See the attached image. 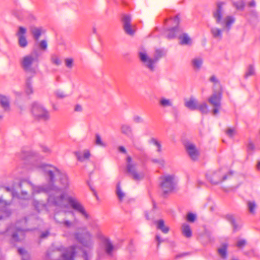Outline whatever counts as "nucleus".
I'll return each instance as SVG.
<instances>
[{
	"instance_id": "3",
	"label": "nucleus",
	"mask_w": 260,
	"mask_h": 260,
	"mask_svg": "<svg viewBox=\"0 0 260 260\" xmlns=\"http://www.w3.org/2000/svg\"><path fill=\"white\" fill-rule=\"evenodd\" d=\"M29 185L31 189V196L34 197L36 194L42 192H49L48 197V204L55 206L56 207H66L65 194L61 188L49 182L48 185H35L30 181L26 184Z\"/></svg>"
},
{
	"instance_id": "1",
	"label": "nucleus",
	"mask_w": 260,
	"mask_h": 260,
	"mask_svg": "<svg viewBox=\"0 0 260 260\" xmlns=\"http://www.w3.org/2000/svg\"><path fill=\"white\" fill-rule=\"evenodd\" d=\"M74 237L80 242L83 248L81 250L82 255L76 257V260H89L92 255V250L93 246V241L91 234L87 231L82 233L76 232ZM76 252V247L71 246L68 248L62 254L63 260H73Z\"/></svg>"
},
{
	"instance_id": "30",
	"label": "nucleus",
	"mask_w": 260,
	"mask_h": 260,
	"mask_svg": "<svg viewBox=\"0 0 260 260\" xmlns=\"http://www.w3.org/2000/svg\"><path fill=\"white\" fill-rule=\"evenodd\" d=\"M227 248L228 245L226 243H224L222 245V246L218 248V252L219 255L222 258H226L227 256Z\"/></svg>"
},
{
	"instance_id": "26",
	"label": "nucleus",
	"mask_w": 260,
	"mask_h": 260,
	"mask_svg": "<svg viewBox=\"0 0 260 260\" xmlns=\"http://www.w3.org/2000/svg\"><path fill=\"white\" fill-rule=\"evenodd\" d=\"M120 130L122 134L130 138L133 137V129L131 125L126 124H122L120 127Z\"/></svg>"
},
{
	"instance_id": "47",
	"label": "nucleus",
	"mask_w": 260,
	"mask_h": 260,
	"mask_svg": "<svg viewBox=\"0 0 260 260\" xmlns=\"http://www.w3.org/2000/svg\"><path fill=\"white\" fill-rule=\"evenodd\" d=\"M55 95L57 97L61 99L64 98L67 96V95L62 90H57L55 91Z\"/></svg>"
},
{
	"instance_id": "36",
	"label": "nucleus",
	"mask_w": 260,
	"mask_h": 260,
	"mask_svg": "<svg viewBox=\"0 0 260 260\" xmlns=\"http://www.w3.org/2000/svg\"><path fill=\"white\" fill-rule=\"evenodd\" d=\"M209 81L214 83V88L217 87V90H221L220 83L215 75L211 76Z\"/></svg>"
},
{
	"instance_id": "18",
	"label": "nucleus",
	"mask_w": 260,
	"mask_h": 260,
	"mask_svg": "<svg viewBox=\"0 0 260 260\" xmlns=\"http://www.w3.org/2000/svg\"><path fill=\"white\" fill-rule=\"evenodd\" d=\"M185 146L190 158L193 160H197L199 156V151L195 145L191 143H187Z\"/></svg>"
},
{
	"instance_id": "38",
	"label": "nucleus",
	"mask_w": 260,
	"mask_h": 260,
	"mask_svg": "<svg viewBox=\"0 0 260 260\" xmlns=\"http://www.w3.org/2000/svg\"><path fill=\"white\" fill-rule=\"evenodd\" d=\"M226 219L231 223L235 231H237L240 229V226L236 224L235 219L232 215H228Z\"/></svg>"
},
{
	"instance_id": "17",
	"label": "nucleus",
	"mask_w": 260,
	"mask_h": 260,
	"mask_svg": "<svg viewBox=\"0 0 260 260\" xmlns=\"http://www.w3.org/2000/svg\"><path fill=\"white\" fill-rule=\"evenodd\" d=\"M123 29L126 34L129 36H133L135 33V29L132 26L131 22V17L129 15L124 14L122 17Z\"/></svg>"
},
{
	"instance_id": "13",
	"label": "nucleus",
	"mask_w": 260,
	"mask_h": 260,
	"mask_svg": "<svg viewBox=\"0 0 260 260\" xmlns=\"http://www.w3.org/2000/svg\"><path fill=\"white\" fill-rule=\"evenodd\" d=\"M64 198L65 203L67 205V206L63 208L59 207L60 209H63L68 207V204L66 203V201H67L71 207L74 210L79 213L85 219H89L90 218V215L86 212L83 205L76 198L71 196L68 197L67 199L65 197Z\"/></svg>"
},
{
	"instance_id": "62",
	"label": "nucleus",
	"mask_w": 260,
	"mask_h": 260,
	"mask_svg": "<svg viewBox=\"0 0 260 260\" xmlns=\"http://www.w3.org/2000/svg\"><path fill=\"white\" fill-rule=\"evenodd\" d=\"M249 6L250 7H254L255 6V3L254 1H251L249 3Z\"/></svg>"
},
{
	"instance_id": "52",
	"label": "nucleus",
	"mask_w": 260,
	"mask_h": 260,
	"mask_svg": "<svg viewBox=\"0 0 260 260\" xmlns=\"http://www.w3.org/2000/svg\"><path fill=\"white\" fill-rule=\"evenodd\" d=\"M254 145L251 142H249L247 145V149L248 151H252L254 150Z\"/></svg>"
},
{
	"instance_id": "10",
	"label": "nucleus",
	"mask_w": 260,
	"mask_h": 260,
	"mask_svg": "<svg viewBox=\"0 0 260 260\" xmlns=\"http://www.w3.org/2000/svg\"><path fill=\"white\" fill-rule=\"evenodd\" d=\"M160 188L164 194L172 192L176 188L177 178L174 174H165L160 177Z\"/></svg>"
},
{
	"instance_id": "24",
	"label": "nucleus",
	"mask_w": 260,
	"mask_h": 260,
	"mask_svg": "<svg viewBox=\"0 0 260 260\" xmlns=\"http://www.w3.org/2000/svg\"><path fill=\"white\" fill-rule=\"evenodd\" d=\"M32 205L36 210H37L38 212H40L43 210H46L48 211L49 206H53V205L48 204V203L47 204H45L42 201L36 200H33ZM54 206H55L54 205Z\"/></svg>"
},
{
	"instance_id": "33",
	"label": "nucleus",
	"mask_w": 260,
	"mask_h": 260,
	"mask_svg": "<svg viewBox=\"0 0 260 260\" xmlns=\"http://www.w3.org/2000/svg\"><path fill=\"white\" fill-rule=\"evenodd\" d=\"M233 5L237 10L242 11L244 9L245 2L244 0H238L236 2H233Z\"/></svg>"
},
{
	"instance_id": "11",
	"label": "nucleus",
	"mask_w": 260,
	"mask_h": 260,
	"mask_svg": "<svg viewBox=\"0 0 260 260\" xmlns=\"http://www.w3.org/2000/svg\"><path fill=\"white\" fill-rule=\"evenodd\" d=\"M126 170L130 176L136 181L142 180L145 176L144 173L138 170V164L132 160L130 156L126 159Z\"/></svg>"
},
{
	"instance_id": "14",
	"label": "nucleus",
	"mask_w": 260,
	"mask_h": 260,
	"mask_svg": "<svg viewBox=\"0 0 260 260\" xmlns=\"http://www.w3.org/2000/svg\"><path fill=\"white\" fill-rule=\"evenodd\" d=\"M232 173L229 172L228 174H224L221 172V170L217 171H211L206 174L207 179L213 184H217L225 181L229 176H231Z\"/></svg>"
},
{
	"instance_id": "43",
	"label": "nucleus",
	"mask_w": 260,
	"mask_h": 260,
	"mask_svg": "<svg viewBox=\"0 0 260 260\" xmlns=\"http://www.w3.org/2000/svg\"><path fill=\"white\" fill-rule=\"evenodd\" d=\"M56 221L57 222V220ZM58 222L60 224H62L64 226L67 228H71L74 225L73 222L69 220H63L60 222L58 221Z\"/></svg>"
},
{
	"instance_id": "64",
	"label": "nucleus",
	"mask_w": 260,
	"mask_h": 260,
	"mask_svg": "<svg viewBox=\"0 0 260 260\" xmlns=\"http://www.w3.org/2000/svg\"><path fill=\"white\" fill-rule=\"evenodd\" d=\"M145 216H146V218H147V219H149V217H148V214H147V213H146V214H145Z\"/></svg>"
},
{
	"instance_id": "42",
	"label": "nucleus",
	"mask_w": 260,
	"mask_h": 260,
	"mask_svg": "<svg viewBox=\"0 0 260 260\" xmlns=\"http://www.w3.org/2000/svg\"><path fill=\"white\" fill-rule=\"evenodd\" d=\"M150 142L157 147V151H158L159 152L161 151V145L159 143V142L157 141L156 139H155L154 138H152L150 140Z\"/></svg>"
},
{
	"instance_id": "57",
	"label": "nucleus",
	"mask_w": 260,
	"mask_h": 260,
	"mask_svg": "<svg viewBox=\"0 0 260 260\" xmlns=\"http://www.w3.org/2000/svg\"><path fill=\"white\" fill-rule=\"evenodd\" d=\"M7 111H4L2 108L0 107V121L2 120L4 117V112Z\"/></svg>"
},
{
	"instance_id": "35",
	"label": "nucleus",
	"mask_w": 260,
	"mask_h": 260,
	"mask_svg": "<svg viewBox=\"0 0 260 260\" xmlns=\"http://www.w3.org/2000/svg\"><path fill=\"white\" fill-rule=\"evenodd\" d=\"M50 59L51 62L57 66H60L62 63V61L59 56L55 54L51 55Z\"/></svg>"
},
{
	"instance_id": "61",
	"label": "nucleus",
	"mask_w": 260,
	"mask_h": 260,
	"mask_svg": "<svg viewBox=\"0 0 260 260\" xmlns=\"http://www.w3.org/2000/svg\"><path fill=\"white\" fill-rule=\"evenodd\" d=\"M186 255H187L186 253H182V254H180L176 255V258H179V257L184 256H185Z\"/></svg>"
},
{
	"instance_id": "12",
	"label": "nucleus",
	"mask_w": 260,
	"mask_h": 260,
	"mask_svg": "<svg viewBox=\"0 0 260 260\" xmlns=\"http://www.w3.org/2000/svg\"><path fill=\"white\" fill-rule=\"evenodd\" d=\"M31 113L35 119L40 121H48L50 117L49 111L41 104L38 102L32 103Z\"/></svg>"
},
{
	"instance_id": "5",
	"label": "nucleus",
	"mask_w": 260,
	"mask_h": 260,
	"mask_svg": "<svg viewBox=\"0 0 260 260\" xmlns=\"http://www.w3.org/2000/svg\"><path fill=\"white\" fill-rule=\"evenodd\" d=\"M11 203V202H8L3 200L2 198H0V220L4 219L11 215L12 210L9 207ZM5 232L9 234H11L12 239L14 241H19L24 237L25 234L24 230L18 226L15 227L13 225L9 227L6 231H0V234H3Z\"/></svg>"
},
{
	"instance_id": "9",
	"label": "nucleus",
	"mask_w": 260,
	"mask_h": 260,
	"mask_svg": "<svg viewBox=\"0 0 260 260\" xmlns=\"http://www.w3.org/2000/svg\"><path fill=\"white\" fill-rule=\"evenodd\" d=\"M29 181L27 180H22L20 181L19 183V187L20 189V193L17 192L13 187H5V189L7 191L11 192L13 198H17L24 200H29L32 198V196L31 193H28V191L25 189L26 188H30L29 185L26 184Z\"/></svg>"
},
{
	"instance_id": "56",
	"label": "nucleus",
	"mask_w": 260,
	"mask_h": 260,
	"mask_svg": "<svg viewBox=\"0 0 260 260\" xmlns=\"http://www.w3.org/2000/svg\"><path fill=\"white\" fill-rule=\"evenodd\" d=\"M49 235V232L48 231H46L43 233L41 235V238L43 239L47 237Z\"/></svg>"
},
{
	"instance_id": "16",
	"label": "nucleus",
	"mask_w": 260,
	"mask_h": 260,
	"mask_svg": "<svg viewBox=\"0 0 260 260\" xmlns=\"http://www.w3.org/2000/svg\"><path fill=\"white\" fill-rule=\"evenodd\" d=\"M27 29L23 26H19L16 35L18 37V45L22 48H25L27 45V41L25 36Z\"/></svg>"
},
{
	"instance_id": "63",
	"label": "nucleus",
	"mask_w": 260,
	"mask_h": 260,
	"mask_svg": "<svg viewBox=\"0 0 260 260\" xmlns=\"http://www.w3.org/2000/svg\"><path fill=\"white\" fill-rule=\"evenodd\" d=\"M256 168L258 170L260 171V160L258 161L256 165Z\"/></svg>"
},
{
	"instance_id": "23",
	"label": "nucleus",
	"mask_w": 260,
	"mask_h": 260,
	"mask_svg": "<svg viewBox=\"0 0 260 260\" xmlns=\"http://www.w3.org/2000/svg\"><path fill=\"white\" fill-rule=\"evenodd\" d=\"M0 106L4 111H9L10 109V97L0 94Z\"/></svg>"
},
{
	"instance_id": "27",
	"label": "nucleus",
	"mask_w": 260,
	"mask_h": 260,
	"mask_svg": "<svg viewBox=\"0 0 260 260\" xmlns=\"http://www.w3.org/2000/svg\"><path fill=\"white\" fill-rule=\"evenodd\" d=\"M76 156L79 161H84L89 158L90 153L88 150H84L82 152H77Z\"/></svg>"
},
{
	"instance_id": "40",
	"label": "nucleus",
	"mask_w": 260,
	"mask_h": 260,
	"mask_svg": "<svg viewBox=\"0 0 260 260\" xmlns=\"http://www.w3.org/2000/svg\"><path fill=\"white\" fill-rule=\"evenodd\" d=\"M255 73V69L252 65H249L247 68V70L245 73V76L246 78L253 75Z\"/></svg>"
},
{
	"instance_id": "60",
	"label": "nucleus",
	"mask_w": 260,
	"mask_h": 260,
	"mask_svg": "<svg viewBox=\"0 0 260 260\" xmlns=\"http://www.w3.org/2000/svg\"><path fill=\"white\" fill-rule=\"evenodd\" d=\"M29 19H30V21L31 22L36 20V17L34 15H31L29 16Z\"/></svg>"
},
{
	"instance_id": "34",
	"label": "nucleus",
	"mask_w": 260,
	"mask_h": 260,
	"mask_svg": "<svg viewBox=\"0 0 260 260\" xmlns=\"http://www.w3.org/2000/svg\"><path fill=\"white\" fill-rule=\"evenodd\" d=\"M116 195L120 201H122L123 199V198L125 196V193L122 190L120 186V183H118L117 184L116 186Z\"/></svg>"
},
{
	"instance_id": "55",
	"label": "nucleus",
	"mask_w": 260,
	"mask_h": 260,
	"mask_svg": "<svg viewBox=\"0 0 260 260\" xmlns=\"http://www.w3.org/2000/svg\"><path fill=\"white\" fill-rule=\"evenodd\" d=\"M156 240L157 241V247L159 246V244L163 241L161 239L160 237L158 235H156L155 237Z\"/></svg>"
},
{
	"instance_id": "37",
	"label": "nucleus",
	"mask_w": 260,
	"mask_h": 260,
	"mask_svg": "<svg viewBox=\"0 0 260 260\" xmlns=\"http://www.w3.org/2000/svg\"><path fill=\"white\" fill-rule=\"evenodd\" d=\"M203 114H206L208 113V107L206 103H204L201 105H198V109Z\"/></svg>"
},
{
	"instance_id": "54",
	"label": "nucleus",
	"mask_w": 260,
	"mask_h": 260,
	"mask_svg": "<svg viewBox=\"0 0 260 260\" xmlns=\"http://www.w3.org/2000/svg\"><path fill=\"white\" fill-rule=\"evenodd\" d=\"M74 111L77 112H81L82 111V106L80 105H76L75 107Z\"/></svg>"
},
{
	"instance_id": "4",
	"label": "nucleus",
	"mask_w": 260,
	"mask_h": 260,
	"mask_svg": "<svg viewBox=\"0 0 260 260\" xmlns=\"http://www.w3.org/2000/svg\"><path fill=\"white\" fill-rule=\"evenodd\" d=\"M34 168L42 170L44 172L46 179L51 184L54 185L55 177L58 176L63 187L66 188L68 187L69 181L67 174L56 167L48 164H39L35 165Z\"/></svg>"
},
{
	"instance_id": "25",
	"label": "nucleus",
	"mask_w": 260,
	"mask_h": 260,
	"mask_svg": "<svg viewBox=\"0 0 260 260\" xmlns=\"http://www.w3.org/2000/svg\"><path fill=\"white\" fill-rule=\"evenodd\" d=\"M191 65L196 71L200 70L203 64V59L202 57L197 56L191 60Z\"/></svg>"
},
{
	"instance_id": "8",
	"label": "nucleus",
	"mask_w": 260,
	"mask_h": 260,
	"mask_svg": "<svg viewBox=\"0 0 260 260\" xmlns=\"http://www.w3.org/2000/svg\"><path fill=\"white\" fill-rule=\"evenodd\" d=\"M38 62V55L37 53L34 51L23 56L21 59L20 64L25 72L35 74Z\"/></svg>"
},
{
	"instance_id": "45",
	"label": "nucleus",
	"mask_w": 260,
	"mask_h": 260,
	"mask_svg": "<svg viewBox=\"0 0 260 260\" xmlns=\"http://www.w3.org/2000/svg\"><path fill=\"white\" fill-rule=\"evenodd\" d=\"M64 63L67 68L72 69L73 67L74 60L71 58H67L65 59Z\"/></svg>"
},
{
	"instance_id": "6",
	"label": "nucleus",
	"mask_w": 260,
	"mask_h": 260,
	"mask_svg": "<svg viewBox=\"0 0 260 260\" xmlns=\"http://www.w3.org/2000/svg\"><path fill=\"white\" fill-rule=\"evenodd\" d=\"M165 55V51L160 49L155 50L152 58L148 55L145 49H141L138 52V56L141 62L145 68L151 72L155 71L158 61Z\"/></svg>"
},
{
	"instance_id": "7",
	"label": "nucleus",
	"mask_w": 260,
	"mask_h": 260,
	"mask_svg": "<svg viewBox=\"0 0 260 260\" xmlns=\"http://www.w3.org/2000/svg\"><path fill=\"white\" fill-rule=\"evenodd\" d=\"M171 21L174 26L166 30L165 32L166 37L171 39L178 36V39L180 45H190L192 41L188 34L186 33L180 34L182 31V29L178 26L180 22L178 16H176L171 20Z\"/></svg>"
},
{
	"instance_id": "39",
	"label": "nucleus",
	"mask_w": 260,
	"mask_h": 260,
	"mask_svg": "<svg viewBox=\"0 0 260 260\" xmlns=\"http://www.w3.org/2000/svg\"><path fill=\"white\" fill-rule=\"evenodd\" d=\"M36 44H38L39 48L42 50L45 51L47 49L48 44L46 40H42L40 42L38 41L36 42Z\"/></svg>"
},
{
	"instance_id": "20",
	"label": "nucleus",
	"mask_w": 260,
	"mask_h": 260,
	"mask_svg": "<svg viewBox=\"0 0 260 260\" xmlns=\"http://www.w3.org/2000/svg\"><path fill=\"white\" fill-rule=\"evenodd\" d=\"M29 30L36 42L39 41L41 36L44 32V29L42 27L36 26L34 25H30L29 27Z\"/></svg>"
},
{
	"instance_id": "46",
	"label": "nucleus",
	"mask_w": 260,
	"mask_h": 260,
	"mask_svg": "<svg viewBox=\"0 0 260 260\" xmlns=\"http://www.w3.org/2000/svg\"><path fill=\"white\" fill-rule=\"evenodd\" d=\"M186 219L188 221L193 222L196 219V215L192 213H189L187 215Z\"/></svg>"
},
{
	"instance_id": "59",
	"label": "nucleus",
	"mask_w": 260,
	"mask_h": 260,
	"mask_svg": "<svg viewBox=\"0 0 260 260\" xmlns=\"http://www.w3.org/2000/svg\"><path fill=\"white\" fill-rule=\"evenodd\" d=\"M118 149L119 150L123 153H126V150L125 149V148H124V146H120L119 147H118Z\"/></svg>"
},
{
	"instance_id": "2",
	"label": "nucleus",
	"mask_w": 260,
	"mask_h": 260,
	"mask_svg": "<svg viewBox=\"0 0 260 260\" xmlns=\"http://www.w3.org/2000/svg\"><path fill=\"white\" fill-rule=\"evenodd\" d=\"M225 5V2H218L216 4V8L213 12V17L216 23L220 24L223 27V28H220L216 26H212L210 28V32L212 37L217 41H220L222 39L223 31L229 32L232 28V25L235 22V18L232 15H227L224 17Z\"/></svg>"
},
{
	"instance_id": "21",
	"label": "nucleus",
	"mask_w": 260,
	"mask_h": 260,
	"mask_svg": "<svg viewBox=\"0 0 260 260\" xmlns=\"http://www.w3.org/2000/svg\"><path fill=\"white\" fill-rule=\"evenodd\" d=\"M158 102L159 107L162 109L166 110L173 108V100L172 99L161 96L159 99Z\"/></svg>"
},
{
	"instance_id": "15",
	"label": "nucleus",
	"mask_w": 260,
	"mask_h": 260,
	"mask_svg": "<svg viewBox=\"0 0 260 260\" xmlns=\"http://www.w3.org/2000/svg\"><path fill=\"white\" fill-rule=\"evenodd\" d=\"M101 247L104 250L106 254L109 256H112L114 252L117 249V247L107 238H104L102 239Z\"/></svg>"
},
{
	"instance_id": "32",
	"label": "nucleus",
	"mask_w": 260,
	"mask_h": 260,
	"mask_svg": "<svg viewBox=\"0 0 260 260\" xmlns=\"http://www.w3.org/2000/svg\"><path fill=\"white\" fill-rule=\"evenodd\" d=\"M249 212L254 214L257 208V205L254 201H248L247 203Z\"/></svg>"
},
{
	"instance_id": "51",
	"label": "nucleus",
	"mask_w": 260,
	"mask_h": 260,
	"mask_svg": "<svg viewBox=\"0 0 260 260\" xmlns=\"http://www.w3.org/2000/svg\"><path fill=\"white\" fill-rule=\"evenodd\" d=\"M246 243V242L245 240H241L237 242V246L239 248H242L245 245Z\"/></svg>"
},
{
	"instance_id": "41",
	"label": "nucleus",
	"mask_w": 260,
	"mask_h": 260,
	"mask_svg": "<svg viewBox=\"0 0 260 260\" xmlns=\"http://www.w3.org/2000/svg\"><path fill=\"white\" fill-rule=\"evenodd\" d=\"M18 252L22 255V260H29V256L23 248H19Z\"/></svg>"
},
{
	"instance_id": "29",
	"label": "nucleus",
	"mask_w": 260,
	"mask_h": 260,
	"mask_svg": "<svg viewBox=\"0 0 260 260\" xmlns=\"http://www.w3.org/2000/svg\"><path fill=\"white\" fill-rule=\"evenodd\" d=\"M182 234L186 238H190L191 237L192 232L190 228L187 223H184L181 228Z\"/></svg>"
},
{
	"instance_id": "31",
	"label": "nucleus",
	"mask_w": 260,
	"mask_h": 260,
	"mask_svg": "<svg viewBox=\"0 0 260 260\" xmlns=\"http://www.w3.org/2000/svg\"><path fill=\"white\" fill-rule=\"evenodd\" d=\"M25 91L27 95H30L34 92L31 78H28L26 81Z\"/></svg>"
},
{
	"instance_id": "28",
	"label": "nucleus",
	"mask_w": 260,
	"mask_h": 260,
	"mask_svg": "<svg viewBox=\"0 0 260 260\" xmlns=\"http://www.w3.org/2000/svg\"><path fill=\"white\" fill-rule=\"evenodd\" d=\"M157 228L160 230L163 233L167 234L169 231V228L165 225L164 221L162 219H159L155 222Z\"/></svg>"
},
{
	"instance_id": "50",
	"label": "nucleus",
	"mask_w": 260,
	"mask_h": 260,
	"mask_svg": "<svg viewBox=\"0 0 260 260\" xmlns=\"http://www.w3.org/2000/svg\"><path fill=\"white\" fill-rule=\"evenodd\" d=\"M41 148L42 151L44 153L50 154L52 152L51 149L46 146H42Z\"/></svg>"
},
{
	"instance_id": "49",
	"label": "nucleus",
	"mask_w": 260,
	"mask_h": 260,
	"mask_svg": "<svg viewBox=\"0 0 260 260\" xmlns=\"http://www.w3.org/2000/svg\"><path fill=\"white\" fill-rule=\"evenodd\" d=\"M226 135L230 137H233L235 134V131L233 128H229L226 131Z\"/></svg>"
},
{
	"instance_id": "44",
	"label": "nucleus",
	"mask_w": 260,
	"mask_h": 260,
	"mask_svg": "<svg viewBox=\"0 0 260 260\" xmlns=\"http://www.w3.org/2000/svg\"><path fill=\"white\" fill-rule=\"evenodd\" d=\"M95 144L99 146H106V144L103 142L101 136L98 134L95 135Z\"/></svg>"
},
{
	"instance_id": "53",
	"label": "nucleus",
	"mask_w": 260,
	"mask_h": 260,
	"mask_svg": "<svg viewBox=\"0 0 260 260\" xmlns=\"http://www.w3.org/2000/svg\"><path fill=\"white\" fill-rule=\"evenodd\" d=\"M152 161L154 163H157L160 165H163L164 164V160L161 159H152Z\"/></svg>"
},
{
	"instance_id": "58",
	"label": "nucleus",
	"mask_w": 260,
	"mask_h": 260,
	"mask_svg": "<svg viewBox=\"0 0 260 260\" xmlns=\"http://www.w3.org/2000/svg\"><path fill=\"white\" fill-rule=\"evenodd\" d=\"M214 107V108L213 110V115H215L218 113L220 107Z\"/></svg>"
},
{
	"instance_id": "48",
	"label": "nucleus",
	"mask_w": 260,
	"mask_h": 260,
	"mask_svg": "<svg viewBox=\"0 0 260 260\" xmlns=\"http://www.w3.org/2000/svg\"><path fill=\"white\" fill-rule=\"evenodd\" d=\"M133 120L135 122H136L137 123H140L143 122V118L138 115L134 116L133 117Z\"/></svg>"
},
{
	"instance_id": "22",
	"label": "nucleus",
	"mask_w": 260,
	"mask_h": 260,
	"mask_svg": "<svg viewBox=\"0 0 260 260\" xmlns=\"http://www.w3.org/2000/svg\"><path fill=\"white\" fill-rule=\"evenodd\" d=\"M198 101L194 97L191 96L188 100H185L184 106L191 111H194L198 109Z\"/></svg>"
},
{
	"instance_id": "19",
	"label": "nucleus",
	"mask_w": 260,
	"mask_h": 260,
	"mask_svg": "<svg viewBox=\"0 0 260 260\" xmlns=\"http://www.w3.org/2000/svg\"><path fill=\"white\" fill-rule=\"evenodd\" d=\"M221 90H217L209 98L208 102L213 107H220Z\"/></svg>"
}]
</instances>
